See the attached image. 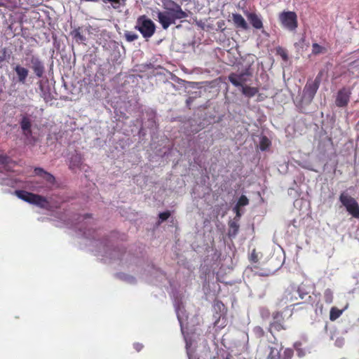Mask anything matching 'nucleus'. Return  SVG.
Segmentation results:
<instances>
[{
	"label": "nucleus",
	"mask_w": 359,
	"mask_h": 359,
	"mask_svg": "<svg viewBox=\"0 0 359 359\" xmlns=\"http://www.w3.org/2000/svg\"><path fill=\"white\" fill-rule=\"evenodd\" d=\"M164 11L157 10L158 22L163 29H167L176 20L187 18L188 14L184 11L180 4L173 0H166L163 3Z\"/></svg>",
	"instance_id": "f257e3e1"
},
{
	"label": "nucleus",
	"mask_w": 359,
	"mask_h": 359,
	"mask_svg": "<svg viewBox=\"0 0 359 359\" xmlns=\"http://www.w3.org/2000/svg\"><path fill=\"white\" fill-rule=\"evenodd\" d=\"M135 29L138 30L142 36L147 40L154 34L156 25L145 15H142L137 18Z\"/></svg>",
	"instance_id": "f03ea898"
},
{
	"label": "nucleus",
	"mask_w": 359,
	"mask_h": 359,
	"mask_svg": "<svg viewBox=\"0 0 359 359\" xmlns=\"http://www.w3.org/2000/svg\"><path fill=\"white\" fill-rule=\"evenodd\" d=\"M339 200L350 215L353 218L359 219V204L355 198L346 191H343Z\"/></svg>",
	"instance_id": "7ed1b4c3"
},
{
	"label": "nucleus",
	"mask_w": 359,
	"mask_h": 359,
	"mask_svg": "<svg viewBox=\"0 0 359 359\" xmlns=\"http://www.w3.org/2000/svg\"><path fill=\"white\" fill-rule=\"evenodd\" d=\"M320 84V77L319 75L314 80H308L303 89L302 102L306 104H310L313 101Z\"/></svg>",
	"instance_id": "20e7f679"
},
{
	"label": "nucleus",
	"mask_w": 359,
	"mask_h": 359,
	"mask_svg": "<svg viewBox=\"0 0 359 359\" xmlns=\"http://www.w3.org/2000/svg\"><path fill=\"white\" fill-rule=\"evenodd\" d=\"M268 355L266 359H292L294 351L292 348H285L283 355H280L282 350L281 344L278 342H273L268 346Z\"/></svg>",
	"instance_id": "39448f33"
},
{
	"label": "nucleus",
	"mask_w": 359,
	"mask_h": 359,
	"mask_svg": "<svg viewBox=\"0 0 359 359\" xmlns=\"http://www.w3.org/2000/svg\"><path fill=\"white\" fill-rule=\"evenodd\" d=\"M305 297L309 299L311 296L308 293H303L299 289L294 287L287 288L285 290L281 301L285 304H291V306H297L301 304V302H297V300L304 299Z\"/></svg>",
	"instance_id": "423d86ee"
},
{
	"label": "nucleus",
	"mask_w": 359,
	"mask_h": 359,
	"mask_svg": "<svg viewBox=\"0 0 359 359\" xmlns=\"http://www.w3.org/2000/svg\"><path fill=\"white\" fill-rule=\"evenodd\" d=\"M279 20L283 27L290 31H294L297 26V15L293 11H283L279 15Z\"/></svg>",
	"instance_id": "0eeeda50"
},
{
	"label": "nucleus",
	"mask_w": 359,
	"mask_h": 359,
	"mask_svg": "<svg viewBox=\"0 0 359 359\" xmlns=\"http://www.w3.org/2000/svg\"><path fill=\"white\" fill-rule=\"evenodd\" d=\"M272 317L273 321L270 323L269 328L271 333L273 331L279 332L287 329V327L284 325V318L281 312L276 311L273 313Z\"/></svg>",
	"instance_id": "6e6552de"
},
{
	"label": "nucleus",
	"mask_w": 359,
	"mask_h": 359,
	"mask_svg": "<svg viewBox=\"0 0 359 359\" xmlns=\"http://www.w3.org/2000/svg\"><path fill=\"white\" fill-rule=\"evenodd\" d=\"M351 91L349 88L344 87L340 89L337 95L335 104L338 107H345L348 105Z\"/></svg>",
	"instance_id": "1a4fd4ad"
},
{
	"label": "nucleus",
	"mask_w": 359,
	"mask_h": 359,
	"mask_svg": "<svg viewBox=\"0 0 359 359\" xmlns=\"http://www.w3.org/2000/svg\"><path fill=\"white\" fill-rule=\"evenodd\" d=\"M31 68L38 78H41L45 72V67L41 60L34 55H32L30 59Z\"/></svg>",
	"instance_id": "9d476101"
},
{
	"label": "nucleus",
	"mask_w": 359,
	"mask_h": 359,
	"mask_svg": "<svg viewBox=\"0 0 359 359\" xmlns=\"http://www.w3.org/2000/svg\"><path fill=\"white\" fill-rule=\"evenodd\" d=\"M34 172L36 175L41 177L49 184L53 185L55 184V177L52 174L45 171L43 168H36L34 170Z\"/></svg>",
	"instance_id": "9b49d317"
},
{
	"label": "nucleus",
	"mask_w": 359,
	"mask_h": 359,
	"mask_svg": "<svg viewBox=\"0 0 359 359\" xmlns=\"http://www.w3.org/2000/svg\"><path fill=\"white\" fill-rule=\"evenodd\" d=\"M245 74L242 73L240 74H236L235 73H231L229 76V81L236 87H241L243 86L245 82V79H244V76Z\"/></svg>",
	"instance_id": "f8f14e48"
},
{
	"label": "nucleus",
	"mask_w": 359,
	"mask_h": 359,
	"mask_svg": "<svg viewBox=\"0 0 359 359\" xmlns=\"http://www.w3.org/2000/svg\"><path fill=\"white\" fill-rule=\"evenodd\" d=\"M232 20L236 28L247 30L249 27L244 18L239 13H233Z\"/></svg>",
	"instance_id": "ddd939ff"
},
{
	"label": "nucleus",
	"mask_w": 359,
	"mask_h": 359,
	"mask_svg": "<svg viewBox=\"0 0 359 359\" xmlns=\"http://www.w3.org/2000/svg\"><path fill=\"white\" fill-rule=\"evenodd\" d=\"M14 70L18 76V81L21 83H25L29 74V70L20 65H16Z\"/></svg>",
	"instance_id": "4468645a"
},
{
	"label": "nucleus",
	"mask_w": 359,
	"mask_h": 359,
	"mask_svg": "<svg viewBox=\"0 0 359 359\" xmlns=\"http://www.w3.org/2000/svg\"><path fill=\"white\" fill-rule=\"evenodd\" d=\"M15 194L19 198L31 204L34 201V198H36L35 194L25 190H16Z\"/></svg>",
	"instance_id": "2eb2a0df"
},
{
	"label": "nucleus",
	"mask_w": 359,
	"mask_h": 359,
	"mask_svg": "<svg viewBox=\"0 0 359 359\" xmlns=\"http://www.w3.org/2000/svg\"><path fill=\"white\" fill-rule=\"evenodd\" d=\"M247 18L254 28L257 29H260L263 27L262 21L256 13H249L247 15Z\"/></svg>",
	"instance_id": "dca6fc26"
},
{
	"label": "nucleus",
	"mask_w": 359,
	"mask_h": 359,
	"mask_svg": "<svg viewBox=\"0 0 359 359\" xmlns=\"http://www.w3.org/2000/svg\"><path fill=\"white\" fill-rule=\"evenodd\" d=\"M20 127L25 135L29 136L32 135V123L30 119L27 116L22 117L20 121Z\"/></svg>",
	"instance_id": "f3484780"
},
{
	"label": "nucleus",
	"mask_w": 359,
	"mask_h": 359,
	"mask_svg": "<svg viewBox=\"0 0 359 359\" xmlns=\"http://www.w3.org/2000/svg\"><path fill=\"white\" fill-rule=\"evenodd\" d=\"M70 35L73 37V39L76 41V43H83L86 38L81 33V28L78 27L74 29L70 32Z\"/></svg>",
	"instance_id": "a211bd4d"
},
{
	"label": "nucleus",
	"mask_w": 359,
	"mask_h": 359,
	"mask_svg": "<svg viewBox=\"0 0 359 359\" xmlns=\"http://www.w3.org/2000/svg\"><path fill=\"white\" fill-rule=\"evenodd\" d=\"M241 88L243 94L248 97H252L259 92L258 88L251 87L244 84Z\"/></svg>",
	"instance_id": "6ab92c4d"
},
{
	"label": "nucleus",
	"mask_w": 359,
	"mask_h": 359,
	"mask_svg": "<svg viewBox=\"0 0 359 359\" xmlns=\"http://www.w3.org/2000/svg\"><path fill=\"white\" fill-rule=\"evenodd\" d=\"M36 198H34V201L32 204L36 205L40 208H46L49 203L46 197L35 194Z\"/></svg>",
	"instance_id": "aec40b11"
},
{
	"label": "nucleus",
	"mask_w": 359,
	"mask_h": 359,
	"mask_svg": "<svg viewBox=\"0 0 359 359\" xmlns=\"http://www.w3.org/2000/svg\"><path fill=\"white\" fill-rule=\"evenodd\" d=\"M344 309H339L338 308L333 306L331 308L330 311V320L334 321L339 318L343 313Z\"/></svg>",
	"instance_id": "412c9836"
},
{
	"label": "nucleus",
	"mask_w": 359,
	"mask_h": 359,
	"mask_svg": "<svg viewBox=\"0 0 359 359\" xmlns=\"http://www.w3.org/2000/svg\"><path fill=\"white\" fill-rule=\"evenodd\" d=\"M327 52V48L325 47L321 46L317 43H313L312 44V54L317 55L320 53H325Z\"/></svg>",
	"instance_id": "4be33fe9"
},
{
	"label": "nucleus",
	"mask_w": 359,
	"mask_h": 359,
	"mask_svg": "<svg viewBox=\"0 0 359 359\" xmlns=\"http://www.w3.org/2000/svg\"><path fill=\"white\" fill-rule=\"evenodd\" d=\"M107 2L111 4L112 7L114 9H118L121 6H125L126 5L127 0H106Z\"/></svg>",
	"instance_id": "5701e85b"
},
{
	"label": "nucleus",
	"mask_w": 359,
	"mask_h": 359,
	"mask_svg": "<svg viewBox=\"0 0 359 359\" xmlns=\"http://www.w3.org/2000/svg\"><path fill=\"white\" fill-rule=\"evenodd\" d=\"M271 145V141L268 137L264 136L262 137L259 143V147L262 151H264Z\"/></svg>",
	"instance_id": "b1692460"
},
{
	"label": "nucleus",
	"mask_w": 359,
	"mask_h": 359,
	"mask_svg": "<svg viewBox=\"0 0 359 359\" xmlns=\"http://www.w3.org/2000/svg\"><path fill=\"white\" fill-rule=\"evenodd\" d=\"M124 36L127 41L132 42L138 39V35L133 32L126 31Z\"/></svg>",
	"instance_id": "393cba45"
},
{
	"label": "nucleus",
	"mask_w": 359,
	"mask_h": 359,
	"mask_svg": "<svg viewBox=\"0 0 359 359\" xmlns=\"http://www.w3.org/2000/svg\"><path fill=\"white\" fill-rule=\"evenodd\" d=\"M324 300L327 304H331L333 301V293L330 289H327L324 292Z\"/></svg>",
	"instance_id": "a878e982"
},
{
	"label": "nucleus",
	"mask_w": 359,
	"mask_h": 359,
	"mask_svg": "<svg viewBox=\"0 0 359 359\" xmlns=\"http://www.w3.org/2000/svg\"><path fill=\"white\" fill-rule=\"evenodd\" d=\"M248 203H249L248 198L245 196L242 195L239 198V199H238V201L237 202V204H236V205L235 207V209H238V208L247 205H248Z\"/></svg>",
	"instance_id": "bb28decb"
},
{
	"label": "nucleus",
	"mask_w": 359,
	"mask_h": 359,
	"mask_svg": "<svg viewBox=\"0 0 359 359\" xmlns=\"http://www.w3.org/2000/svg\"><path fill=\"white\" fill-rule=\"evenodd\" d=\"M82 163V158L80 155H75L71 158V167L72 165L79 167Z\"/></svg>",
	"instance_id": "cd10ccee"
},
{
	"label": "nucleus",
	"mask_w": 359,
	"mask_h": 359,
	"mask_svg": "<svg viewBox=\"0 0 359 359\" xmlns=\"http://www.w3.org/2000/svg\"><path fill=\"white\" fill-rule=\"evenodd\" d=\"M276 53L277 55H280L284 61H287L288 60L287 53L283 48L280 46L276 48Z\"/></svg>",
	"instance_id": "c85d7f7f"
},
{
	"label": "nucleus",
	"mask_w": 359,
	"mask_h": 359,
	"mask_svg": "<svg viewBox=\"0 0 359 359\" xmlns=\"http://www.w3.org/2000/svg\"><path fill=\"white\" fill-rule=\"evenodd\" d=\"M170 216V211H165V212H161L159 215H158V217H159V223H161L165 220H167Z\"/></svg>",
	"instance_id": "c756f323"
},
{
	"label": "nucleus",
	"mask_w": 359,
	"mask_h": 359,
	"mask_svg": "<svg viewBox=\"0 0 359 359\" xmlns=\"http://www.w3.org/2000/svg\"><path fill=\"white\" fill-rule=\"evenodd\" d=\"M250 260L254 263H257L259 261L258 255L255 250H253L251 252Z\"/></svg>",
	"instance_id": "7c9ffc66"
},
{
	"label": "nucleus",
	"mask_w": 359,
	"mask_h": 359,
	"mask_svg": "<svg viewBox=\"0 0 359 359\" xmlns=\"http://www.w3.org/2000/svg\"><path fill=\"white\" fill-rule=\"evenodd\" d=\"M255 330L257 333H258L259 334L260 337H263L264 334V332L263 330V329L261 327H256L255 328Z\"/></svg>",
	"instance_id": "2f4dec72"
},
{
	"label": "nucleus",
	"mask_w": 359,
	"mask_h": 359,
	"mask_svg": "<svg viewBox=\"0 0 359 359\" xmlns=\"http://www.w3.org/2000/svg\"><path fill=\"white\" fill-rule=\"evenodd\" d=\"M133 346H134V348L138 352L140 351L143 348V345L140 343L134 344Z\"/></svg>",
	"instance_id": "473e14b6"
},
{
	"label": "nucleus",
	"mask_w": 359,
	"mask_h": 359,
	"mask_svg": "<svg viewBox=\"0 0 359 359\" xmlns=\"http://www.w3.org/2000/svg\"><path fill=\"white\" fill-rule=\"evenodd\" d=\"M8 157L6 156H0V162L2 163H6Z\"/></svg>",
	"instance_id": "72a5a7b5"
},
{
	"label": "nucleus",
	"mask_w": 359,
	"mask_h": 359,
	"mask_svg": "<svg viewBox=\"0 0 359 359\" xmlns=\"http://www.w3.org/2000/svg\"><path fill=\"white\" fill-rule=\"evenodd\" d=\"M235 210H236V216L237 217H240L241 214H240L239 208H238V209H235Z\"/></svg>",
	"instance_id": "f704fd0d"
},
{
	"label": "nucleus",
	"mask_w": 359,
	"mask_h": 359,
	"mask_svg": "<svg viewBox=\"0 0 359 359\" xmlns=\"http://www.w3.org/2000/svg\"><path fill=\"white\" fill-rule=\"evenodd\" d=\"M231 227L235 226V227L238 228V226H237L235 224H231Z\"/></svg>",
	"instance_id": "c9c22d12"
},
{
	"label": "nucleus",
	"mask_w": 359,
	"mask_h": 359,
	"mask_svg": "<svg viewBox=\"0 0 359 359\" xmlns=\"http://www.w3.org/2000/svg\"><path fill=\"white\" fill-rule=\"evenodd\" d=\"M226 359H229V358H226Z\"/></svg>",
	"instance_id": "e433bc0d"
}]
</instances>
